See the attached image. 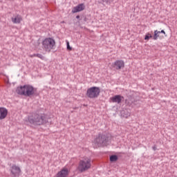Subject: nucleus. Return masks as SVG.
<instances>
[{
    "label": "nucleus",
    "instance_id": "nucleus-1",
    "mask_svg": "<svg viewBox=\"0 0 177 177\" xmlns=\"http://www.w3.org/2000/svg\"><path fill=\"white\" fill-rule=\"evenodd\" d=\"M26 122H30L32 125H44L48 122V115L44 113H32L28 116Z\"/></svg>",
    "mask_w": 177,
    "mask_h": 177
},
{
    "label": "nucleus",
    "instance_id": "nucleus-2",
    "mask_svg": "<svg viewBox=\"0 0 177 177\" xmlns=\"http://www.w3.org/2000/svg\"><path fill=\"white\" fill-rule=\"evenodd\" d=\"M36 91L37 90L30 84L18 86L16 89V92L18 95L28 97L33 96Z\"/></svg>",
    "mask_w": 177,
    "mask_h": 177
},
{
    "label": "nucleus",
    "instance_id": "nucleus-3",
    "mask_svg": "<svg viewBox=\"0 0 177 177\" xmlns=\"http://www.w3.org/2000/svg\"><path fill=\"white\" fill-rule=\"evenodd\" d=\"M92 160L91 158L84 157L82 160H80L79 165L77 167V169L80 172H85V171H88V169H91V167H92Z\"/></svg>",
    "mask_w": 177,
    "mask_h": 177
},
{
    "label": "nucleus",
    "instance_id": "nucleus-4",
    "mask_svg": "<svg viewBox=\"0 0 177 177\" xmlns=\"http://www.w3.org/2000/svg\"><path fill=\"white\" fill-rule=\"evenodd\" d=\"M55 45H56V41L50 37L46 38L42 41V48L46 52H50L55 48Z\"/></svg>",
    "mask_w": 177,
    "mask_h": 177
},
{
    "label": "nucleus",
    "instance_id": "nucleus-5",
    "mask_svg": "<svg viewBox=\"0 0 177 177\" xmlns=\"http://www.w3.org/2000/svg\"><path fill=\"white\" fill-rule=\"evenodd\" d=\"M86 95L90 99H96L100 95V88L96 86L91 87L87 89Z\"/></svg>",
    "mask_w": 177,
    "mask_h": 177
},
{
    "label": "nucleus",
    "instance_id": "nucleus-6",
    "mask_svg": "<svg viewBox=\"0 0 177 177\" xmlns=\"http://www.w3.org/2000/svg\"><path fill=\"white\" fill-rule=\"evenodd\" d=\"M107 142H109V138L104 135H99L95 138L93 143L96 147H100V146H107Z\"/></svg>",
    "mask_w": 177,
    "mask_h": 177
},
{
    "label": "nucleus",
    "instance_id": "nucleus-7",
    "mask_svg": "<svg viewBox=\"0 0 177 177\" xmlns=\"http://www.w3.org/2000/svg\"><path fill=\"white\" fill-rule=\"evenodd\" d=\"M70 175V168L65 167L62 168L56 175V177H67Z\"/></svg>",
    "mask_w": 177,
    "mask_h": 177
},
{
    "label": "nucleus",
    "instance_id": "nucleus-8",
    "mask_svg": "<svg viewBox=\"0 0 177 177\" xmlns=\"http://www.w3.org/2000/svg\"><path fill=\"white\" fill-rule=\"evenodd\" d=\"M21 173V169L19 166H16V165H13L11 167V175L13 177L20 176V174Z\"/></svg>",
    "mask_w": 177,
    "mask_h": 177
},
{
    "label": "nucleus",
    "instance_id": "nucleus-9",
    "mask_svg": "<svg viewBox=\"0 0 177 177\" xmlns=\"http://www.w3.org/2000/svg\"><path fill=\"white\" fill-rule=\"evenodd\" d=\"M113 67L115 68V70H121V68H124L125 67V62L123 60H116L113 64Z\"/></svg>",
    "mask_w": 177,
    "mask_h": 177
},
{
    "label": "nucleus",
    "instance_id": "nucleus-10",
    "mask_svg": "<svg viewBox=\"0 0 177 177\" xmlns=\"http://www.w3.org/2000/svg\"><path fill=\"white\" fill-rule=\"evenodd\" d=\"M82 10H85V4L80 3L73 8L72 13H78V12H82Z\"/></svg>",
    "mask_w": 177,
    "mask_h": 177
},
{
    "label": "nucleus",
    "instance_id": "nucleus-11",
    "mask_svg": "<svg viewBox=\"0 0 177 177\" xmlns=\"http://www.w3.org/2000/svg\"><path fill=\"white\" fill-rule=\"evenodd\" d=\"M110 100L113 103H118V104H120V103H121V102H122V100H124V97L120 95H114L113 97H111Z\"/></svg>",
    "mask_w": 177,
    "mask_h": 177
},
{
    "label": "nucleus",
    "instance_id": "nucleus-12",
    "mask_svg": "<svg viewBox=\"0 0 177 177\" xmlns=\"http://www.w3.org/2000/svg\"><path fill=\"white\" fill-rule=\"evenodd\" d=\"M160 34H164V35H165V31H164V30H162L161 31L154 30L153 39L156 40L158 39V38L162 39L164 36H161Z\"/></svg>",
    "mask_w": 177,
    "mask_h": 177
},
{
    "label": "nucleus",
    "instance_id": "nucleus-13",
    "mask_svg": "<svg viewBox=\"0 0 177 177\" xmlns=\"http://www.w3.org/2000/svg\"><path fill=\"white\" fill-rule=\"evenodd\" d=\"M8 117V109L4 107H0V120H5Z\"/></svg>",
    "mask_w": 177,
    "mask_h": 177
},
{
    "label": "nucleus",
    "instance_id": "nucleus-14",
    "mask_svg": "<svg viewBox=\"0 0 177 177\" xmlns=\"http://www.w3.org/2000/svg\"><path fill=\"white\" fill-rule=\"evenodd\" d=\"M21 20H23V18H21V16L20 15H16L15 17L12 18V21L15 24H19L21 22Z\"/></svg>",
    "mask_w": 177,
    "mask_h": 177
},
{
    "label": "nucleus",
    "instance_id": "nucleus-15",
    "mask_svg": "<svg viewBox=\"0 0 177 177\" xmlns=\"http://www.w3.org/2000/svg\"><path fill=\"white\" fill-rule=\"evenodd\" d=\"M111 162H115V161H117V160H118V156H117V155H112L110 156L109 158Z\"/></svg>",
    "mask_w": 177,
    "mask_h": 177
},
{
    "label": "nucleus",
    "instance_id": "nucleus-16",
    "mask_svg": "<svg viewBox=\"0 0 177 177\" xmlns=\"http://www.w3.org/2000/svg\"><path fill=\"white\" fill-rule=\"evenodd\" d=\"M150 38H153V35H151V33L147 32L145 37V41H149Z\"/></svg>",
    "mask_w": 177,
    "mask_h": 177
},
{
    "label": "nucleus",
    "instance_id": "nucleus-17",
    "mask_svg": "<svg viewBox=\"0 0 177 177\" xmlns=\"http://www.w3.org/2000/svg\"><path fill=\"white\" fill-rule=\"evenodd\" d=\"M122 115H123V117H124L125 118H128V117H131V113L127 111V112H126V114H124V113L122 112Z\"/></svg>",
    "mask_w": 177,
    "mask_h": 177
},
{
    "label": "nucleus",
    "instance_id": "nucleus-18",
    "mask_svg": "<svg viewBox=\"0 0 177 177\" xmlns=\"http://www.w3.org/2000/svg\"><path fill=\"white\" fill-rule=\"evenodd\" d=\"M66 45L68 50H73V48L70 46V42H68V41H66Z\"/></svg>",
    "mask_w": 177,
    "mask_h": 177
},
{
    "label": "nucleus",
    "instance_id": "nucleus-19",
    "mask_svg": "<svg viewBox=\"0 0 177 177\" xmlns=\"http://www.w3.org/2000/svg\"><path fill=\"white\" fill-rule=\"evenodd\" d=\"M37 57H39V59H41V60H44V55L41 54H37Z\"/></svg>",
    "mask_w": 177,
    "mask_h": 177
},
{
    "label": "nucleus",
    "instance_id": "nucleus-20",
    "mask_svg": "<svg viewBox=\"0 0 177 177\" xmlns=\"http://www.w3.org/2000/svg\"><path fill=\"white\" fill-rule=\"evenodd\" d=\"M102 2H105L106 3H109V2L110 1V0H102Z\"/></svg>",
    "mask_w": 177,
    "mask_h": 177
},
{
    "label": "nucleus",
    "instance_id": "nucleus-21",
    "mask_svg": "<svg viewBox=\"0 0 177 177\" xmlns=\"http://www.w3.org/2000/svg\"><path fill=\"white\" fill-rule=\"evenodd\" d=\"M30 57H37V54H33L32 55H30Z\"/></svg>",
    "mask_w": 177,
    "mask_h": 177
},
{
    "label": "nucleus",
    "instance_id": "nucleus-22",
    "mask_svg": "<svg viewBox=\"0 0 177 177\" xmlns=\"http://www.w3.org/2000/svg\"><path fill=\"white\" fill-rule=\"evenodd\" d=\"M76 19H80V15L76 16Z\"/></svg>",
    "mask_w": 177,
    "mask_h": 177
},
{
    "label": "nucleus",
    "instance_id": "nucleus-23",
    "mask_svg": "<svg viewBox=\"0 0 177 177\" xmlns=\"http://www.w3.org/2000/svg\"><path fill=\"white\" fill-rule=\"evenodd\" d=\"M153 150H156V148H153Z\"/></svg>",
    "mask_w": 177,
    "mask_h": 177
}]
</instances>
